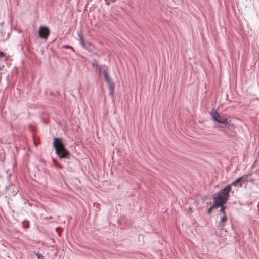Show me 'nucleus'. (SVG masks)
Returning <instances> with one entry per match:
<instances>
[{"label":"nucleus","mask_w":259,"mask_h":259,"mask_svg":"<svg viewBox=\"0 0 259 259\" xmlns=\"http://www.w3.org/2000/svg\"><path fill=\"white\" fill-rule=\"evenodd\" d=\"M80 39V42L81 44V45H84V42H83V37L82 36H80V38H79Z\"/></svg>","instance_id":"ddd939ff"},{"label":"nucleus","mask_w":259,"mask_h":259,"mask_svg":"<svg viewBox=\"0 0 259 259\" xmlns=\"http://www.w3.org/2000/svg\"><path fill=\"white\" fill-rule=\"evenodd\" d=\"M231 190V185L227 186L214 197V205L216 206L223 205L227 201Z\"/></svg>","instance_id":"f257e3e1"},{"label":"nucleus","mask_w":259,"mask_h":259,"mask_svg":"<svg viewBox=\"0 0 259 259\" xmlns=\"http://www.w3.org/2000/svg\"><path fill=\"white\" fill-rule=\"evenodd\" d=\"M38 259H44V257L42 254L39 253H36V254Z\"/></svg>","instance_id":"9b49d317"},{"label":"nucleus","mask_w":259,"mask_h":259,"mask_svg":"<svg viewBox=\"0 0 259 259\" xmlns=\"http://www.w3.org/2000/svg\"><path fill=\"white\" fill-rule=\"evenodd\" d=\"M4 58V60H7L8 59V56H6V54L5 53H4L0 51V58Z\"/></svg>","instance_id":"1a4fd4ad"},{"label":"nucleus","mask_w":259,"mask_h":259,"mask_svg":"<svg viewBox=\"0 0 259 259\" xmlns=\"http://www.w3.org/2000/svg\"><path fill=\"white\" fill-rule=\"evenodd\" d=\"M227 218L226 215L224 214V215L221 218V221L222 222H225L227 221Z\"/></svg>","instance_id":"9d476101"},{"label":"nucleus","mask_w":259,"mask_h":259,"mask_svg":"<svg viewBox=\"0 0 259 259\" xmlns=\"http://www.w3.org/2000/svg\"><path fill=\"white\" fill-rule=\"evenodd\" d=\"M53 161H54V163L56 162V161L54 159H53Z\"/></svg>","instance_id":"dca6fc26"},{"label":"nucleus","mask_w":259,"mask_h":259,"mask_svg":"<svg viewBox=\"0 0 259 259\" xmlns=\"http://www.w3.org/2000/svg\"><path fill=\"white\" fill-rule=\"evenodd\" d=\"M212 118L214 121L224 125L228 123V119L225 116L220 115L217 111L213 110L211 113Z\"/></svg>","instance_id":"7ed1b4c3"},{"label":"nucleus","mask_w":259,"mask_h":259,"mask_svg":"<svg viewBox=\"0 0 259 259\" xmlns=\"http://www.w3.org/2000/svg\"><path fill=\"white\" fill-rule=\"evenodd\" d=\"M93 67L96 68V70L98 71L99 73H101V70L99 66H98L97 63L95 62L93 64Z\"/></svg>","instance_id":"6e6552de"},{"label":"nucleus","mask_w":259,"mask_h":259,"mask_svg":"<svg viewBox=\"0 0 259 259\" xmlns=\"http://www.w3.org/2000/svg\"><path fill=\"white\" fill-rule=\"evenodd\" d=\"M248 181V178L247 176H243L240 178L237 179L235 180L230 185L237 186H239L240 187H242V183L244 182H246Z\"/></svg>","instance_id":"39448f33"},{"label":"nucleus","mask_w":259,"mask_h":259,"mask_svg":"<svg viewBox=\"0 0 259 259\" xmlns=\"http://www.w3.org/2000/svg\"><path fill=\"white\" fill-rule=\"evenodd\" d=\"M78 36L79 37V38H80V36H82L80 33H78Z\"/></svg>","instance_id":"2eb2a0df"},{"label":"nucleus","mask_w":259,"mask_h":259,"mask_svg":"<svg viewBox=\"0 0 259 259\" xmlns=\"http://www.w3.org/2000/svg\"><path fill=\"white\" fill-rule=\"evenodd\" d=\"M103 73L105 78V80L108 83L109 87L110 90L112 93L114 91V85L113 83L111 82L109 76L108 75L107 72L106 71H103Z\"/></svg>","instance_id":"0eeeda50"},{"label":"nucleus","mask_w":259,"mask_h":259,"mask_svg":"<svg viewBox=\"0 0 259 259\" xmlns=\"http://www.w3.org/2000/svg\"><path fill=\"white\" fill-rule=\"evenodd\" d=\"M38 33L40 37L47 39L49 34V30L46 27H40L39 29Z\"/></svg>","instance_id":"423d86ee"},{"label":"nucleus","mask_w":259,"mask_h":259,"mask_svg":"<svg viewBox=\"0 0 259 259\" xmlns=\"http://www.w3.org/2000/svg\"><path fill=\"white\" fill-rule=\"evenodd\" d=\"M225 125L229 131L227 132V134L230 137L235 136L236 134L235 127L234 125L231 122L230 120H228V123Z\"/></svg>","instance_id":"20e7f679"},{"label":"nucleus","mask_w":259,"mask_h":259,"mask_svg":"<svg viewBox=\"0 0 259 259\" xmlns=\"http://www.w3.org/2000/svg\"><path fill=\"white\" fill-rule=\"evenodd\" d=\"M224 207H222L220 211L222 212L224 214H225V211L224 210Z\"/></svg>","instance_id":"4468645a"},{"label":"nucleus","mask_w":259,"mask_h":259,"mask_svg":"<svg viewBox=\"0 0 259 259\" xmlns=\"http://www.w3.org/2000/svg\"><path fill=\"white\" fill-rule=\"evenodd\" d=\"M216 206H215L214 204L212 206H211L210 208H209L208 210V212L209 213H210L212 210V209L214 208V207H215Z\"/></svg>","instance_id":"f8f14e48"},{"label":"nucleus","mask_w":259,"mask_h":259,"mask_svg":"<svg viewBox=\"0 0 259 259\" xmlns=\"http://www.w3.org/2000/svg\"><path fill=\"white\" fill-rule=\"evenodd\" d=\"M53 145L55 148L56 153L60 158H65L68 155V152L65 148L61 139L54 138Z\"/></svg>","instance_id":"f03ea898"}]
</instances>
